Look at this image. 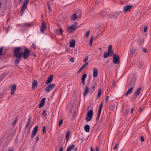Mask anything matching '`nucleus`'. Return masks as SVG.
<instances>
[{
  "label": "nucleus",
  "instance_id": "nucleus-1",
  "mask_svg": "<svg viewBox=\"0 0 151 151\" xmlns=\"http://www.w3.org/2000/svg\"><path fill=\"white\" fill-rule=\"evenodd\" d=\"M19 50L20 49L18 48L15 50V53H13L14 56L16 58L14 61V64L17 65L19 64L20 61L24 55V52H19Z\"/></svg>",
  "mask_w": 151,
  "mask_h": 151
},
{
  "label": "nucleus",
  "instance_id": "nucleus-37",
  "mask_svg": "<svg viewBox=\"0 0 151 151\" xmlns=\"http://www.w3.org/2000/svg\"><path fill=\"white\" fill-rule=\"evenodd\" d=\"M129 111V109H126L125 111L124 112V114L125 116H127L128 115Z\"/></svg>",
  "mask_w": 151,
  "mask_h": 151
},
{
  "label": "nucleus",
  "instance_id": "nucleus-15",
  "mask_svg": "<svg viewBox=\"0 0 151 151\" xmlns=\"http://www.w3.org/2000/svg\"><path fill=\"white\" fill-rule=\"evenodd\" d=\"M87 74H83L81 77V81L82 84L84 85L85 84V80Z\"/></svg>",
  "mask_w": 151,
  "mask_h": 151
},
{
  "label": "nucleus",
  "instance_id": "nucleus-41",
  "mask_svg": "<svg viewBox=\"0 0 151 151\" xmlns=\"http://www.w3.org/2000/svg\"><path fill=\"white\" fill-rule=\"evenodd\" d=\"M60 33V35H61L63 34V31L61 28H60L58 29Z\"/></svg>",
  "mask_w": 151,
  "mask_h": 151
},
{
  "label": "nucleus",
  "instance_id": "nucleus-12",
  "mask_svg": "<svg viewBox=\"0 0 151 151\" xmlns=\"http://www.w3.org/2000/svg\"><path fill=\"white\" fill-rule=\"evenodd\" d=\"M38 128V126H36L33 129L32 132V133L31 136L32 138H33L34 137V136L36 134Z\"/></svg>",
  "mask_w": 151,
  "mask_h": 151
},
{
  "label": "nucleus",
  "instance_id": "nucleus-47",
  "mask_svg": "<svg viewBox=\"0 0 151 151\" xmlns=\"http://www.w3.org/2000/svg\"><path fill=\"white\" fill-rule=\"evenodd\" d=\"M45 129H46V127L45 126H44L43 127V129H42L43 133V134H44L45 132H46V130H45Z\"/></svg>",
  "mask_w": 151,
  "mask_h": 151
},
{
  "label": "nucleus",
  "instance_id": "nucleus-45",
  "mask_svg": "<svg viewBox=\"0 0 151 151\" xmlns=\"http://www.w3.org/2000/svg\"><path fill=\"white\" fill-rule=\"evenodd\" d=\"M63 120L62 119H60L59 122V126H60L63 122Z\"/></svg>",
  "mask_w": 151,
  "mask_h": 151
},
{
  "label": "nucleus",
  "instance_id": "nucleus-28",
  "mask_svg": "<svg viewBox=\"0 0 151 151\" xmlns=\"http://www.w3.org/2000/svg\"><path fill=\"white\" fill-rule=\"evenodd\" d=\"M144 62L142 61H140L139 62V64L138 65V68L139 69H142V66L143 65Z\"/></svg>",
  "mask_w": 151,
  "mask_h": 151
},
{
  "label": "nucleus",
  "instance_id": "nucleus-64",
  "mask_svg": "<svg viewBox=\"0 0 151 151\" xmlns=\"http://www.w3.org/2000/svg\"><path fill=\"white\" fill-rule=\"evenodd\" d=\"M109 96H106L105 99V101H107L109 100Z\"/></svg>",
  "mask_w": 151,
  "mask_h": 151
},
{
  "label": "nucleus",
  "instance_id": "nucleus-17",
  "mask_svg": "<svg viewBox=\"0 0 151 151\" xmlns=\"http://www.w3.org/2000/svg\"><path fill=\"white\" fill-rule=\"evenodd\" d=\"M89 89V88L88 86L86 85L85 87V89L83 93V96L84 97H85L86 96L88 92Z\"/></svg>",
  "mask_w": 151,
  "mask_h": 151
},
{
  "label": "nucleus",
  "instance_id": "nucleus-20",
  "mask_svg": "<svg viewBox=\"0 0 151 151\" xmlns=\"http://www.w3.org/2000/svg\"><path fill=\"white\" fill-rule=\"evenodd\" d=\"M112 54H113L111 52H109L108 51L107 53H106V52H105L104 54V58H107L108 57L109 55L111 56Z\"/></svg>",
  "mask_w": 151,
  "mask_h": 151
},
{
  "label": "nucleus",
  "instance_id": "nucleus-58",
  "mask_svg": "<svg viewBox=\"0 0 151 151\" xmlns=\"http://www.w3.org/2000/svg\"><path fill=\"white\" fill-rule=\"evenodd\" d=\"M142 50L144 52H146L147 51L146 49L145 48H143Z\"/></svg>",
  "mask_w": 151,
  "mask_h": 151
},
{
  "label": "nucleus",
  "instance_id": "nucleus-26",
  "mask_svg": "<svg viewBox=\"0 0 151 151\" xmlns=\"http://www.w3.org/2000/svg\"><path fill=\"white\" fill-rule=\"evenodd\" d=\"M130 87V88H132V89H133L135 86V82L133 81H131L129 84Z\"/></svg>",
  "mask_w": 151,
  "mask_h": 151
},
{
  "label": "nucleus",
  "instance_id": "nucleus-4",
  "mask_svg": "<svg viewBox=\"0 0 151 151\" xmlns=\"http://www.w3.org/2000/svg\"><path fill=\"white\" fill-rule=\"evenodd\" d=\"M24 53V55L23 56V58L24 59H26L29 56L30 53V52L29 49L25 47Z\"/></svg>",
  "mask_w": 151,
  "mask_h": 151
},
{
  "label": "nucleus",
  "instance_id": "nucleus-46",
  "mask_svg": "<svg viewBox=\"0 0 151 151\" xmlns=\"http://www.w3.org/2000/svg\"><path fill=\"white\" fill-rule=\"evenodd\" d=\"M76 112L75 111H74L73 112V119H74L75 118L76 115Z\"/></svg>",
  "mask_w": 151,
  "mask_h": 151
},
{
  "label": "nucleus",
  "instance_id": "nucleus-57",
  "mask_svg": "<svg viewBox=\"0 0 151 151\" xmlns=\"http://www.w3.org/2000/svg\"><path fill=\"white\" fill-rule=\"evenodd\" d=\"M39 135H38L37 137H36V141H35V143H36V142H37V141H38V140H39Z\"/></svg>",
  "mask_w": 151,
  "mask_h": 151
},
{
  "label": "nucleus",
  "instance_id": "nucleus-38",
  "mask_svg": "<svg viewBox=\"0 0 151 151\" xmlns=\"http://www.w3.org/2000/svg\"><path fill=\"white\" fill-rule=\"evenodd\" d=\"M47 4L48 8L49 11L50 12H52V9H51V7H50V4H49V2L47 3Z\"/></svg>",
  "mask_w": 151,
  "mask_h": 151
},
{
  "label": "nucleus",
  "instance_id": "nucleus-55",
  "mask_svg": "<svg viewBox=\"0 0 151 151\" xmlns=\"http://www.w3.org/2000/svg\"><path fill=\"white\" fill-rule=\"evenodd\" d=\"M74 57H71L70 59V60L72 63L74 62Z\"/></svg>",
  "mask_w": 151,
  "mask_h": 151
},
{
  "label": "nucleus",
  "instance_id": "nucleus-50",
  "mask_svg": "<svg viewBox=\"0 0 151 151\" xmlns=\"http://www.w3.org/2000/svg\"><path fill=\"white\" fill-rule=\"evenodd\" d=\"M147 26H145L144 27V32H147Z\"/></svg>",
  "mask_w": 151,
  "mask_h": 151
},
{
  "label": "nucleus",
  "instance_id": "nucleus-59",
  "mask_svg": "<svg viewBox=\"0 0 151 151\" xmlns=\"http://www.w3.org/2000/svg\"><path fill=\"white\" fill-rule=\"evenodd\" d=\"M143 109H142V108L141 107H140L139 108V112H140V113H141V112L142 111Z\"/></svg>",
  "mask_w": 151,
  "mask_h": 151
},
{
  "label": "nucleus",
  "instance_id": "nucleus-21",
  "mask_svg": "<svg viewBox=\"0 0 151 151\" xmlns=\"http://www.w3.org/2000/svg\"><path fill=\"white\" fill-rule=\"evenodd\" d=\"M102 90L101 88H100L98 91V95L96 96V99H98L101 96V93Z\"/></svg>",
  "mask_w": 151,
  "mask_h": 151
},
{
  "label": "nucleus",
  "instance_id": "nucleus-36",
  "mask_svg": "<svg viewBox=\"0 0 151 151\" xmlns=\"http://www.w3.org/2000/svg\"><path fill=\"white\" fill-rule=\"evenodd\" d=\"M107 13V12H102V13H101L100 14V15L102 16L103 17H105L106 16V14Z\"/></svg>",
  "mask_w": 151,
  "mask_h": 151
},
{
  "label": "nucleus",
  "instance_id": "nucleus-52",
  "mask_svg": "<svg viewBox=\"0 0 151 151\" xmlns=\"http://www.w3.org/2000/svg\"><path fill=\"white\" fill-rule=\"evenodd\" d=\"M136 61L135 60H134L131 63V65H132V66H133L136 64Z\"/></svg>",
  "mask_w": 151,
  "mask_h": 151
},
{
  "label": "nucleus",
  "instance_id": "nucleus-24",
  "mask_svg": "<svg viewBox=\"0 0 151 151\" xmlns=\"http://www.w3.org/2000/svg\"><path fill=\"white\" fill-rule=\"evenodd\" d=\"M85 130L86 132H88L90 130V126L88 124L85 126L84 127Z\"/></svg>",
  "mask_w": 151,
  "mask_h": 151
},
{
  "label": "nucleus",
  "instance_id": "nucleus-32",
  "mask_svg": "<svg viewBox=\"0 0 151 151\" xmlns=\"http://www.w3.org/2000/svg\"><path fill=\"white\" fill-rule=\"evenodd\" d=\"M70 131H68V132H67V133L66 134L65 139H66V142H68V140L69 139V136L70 135Z\"/></svg>",
  "mask_w": 151,
  "mask_h": 151
},
{
  "label": "nucleus",
  "instance_id": "nucleus-35",
  "mask_svg": "<svg viewBox=\"0 0 151 151\" xmlns=\"http://www.w3.org/2000/svg\"><path fill=\"white\" fill-rule=\"evenodd\" d=\"M93 38V36H92L90 38L89 42V45L90 46H91L92 45Z\"/></svg>",
  "mask_w": 151,
  "mask_h": 151
},
{
  "label": "nucleus",
  "instance_id": "nucleus-60",
  "mask_svg": "<svg viewBox=\"0 0 151 151\" xmlns=\"http://www.w3.org/2000/svg\"><path fill=\"white\" fill-rule=\"evenodd\" d=\"M32 47L34 48V50H35V43H32Z\"/></svg>",
  "mask_w": 151,
  "mask_h": 151
},
{
  "label": "nucleus",
  "instance_id": "nucleus-40",
  "mask_svg": "<svg viewBox=\"0 0 151 151\" xmlns=\"http://www.w3.org/2000/svg\"><path fill=\"white\" fill-rule=\"evenodd\" d=\"M23 25L24 26H26V27H30L31 26V24H29V23H27L24 24Z\"/></svg>",
  "mask_w": 151,
  "mask_h": 151
},
{
  "label": "nucleus",
  "instance_id": "nucleus-19",
  "mask_svg": "<svg viewBox=\"0 0 151 151\" xmlns=\"http://www.w3.org/2000/svg\"><path fill=\"white\" fill-rule=\"evenodd\" d=\"M75 45V41L74 39H72L70 42L69 46L70 47H74Z\"/></svg>",
  "mask_w": 151,
  "mask_h": 151
},
{
  "label": "nucleus",
  "instance_id": "nucleus-14",
  "mask_svg": "<svg viewBox=\"0 0 151 151\" xmlns=\"http://www.w3.org/2000/svg\"><path fill=\"white\" fill-rule=\"evenodd\" d=\"M45 99L46 98H44L41 100L40 101V104L38 108H40L43 106L45 104Z\"/></svg>",
  "mask_w": 151,
  "mask_h": 151
},
{
  "label": "nucleus",
  "instance_id": "nucleus-30",
  "mask_svg": "<svg viewBox=\"0 0 151 151\" xmlns=\"http://www.w3.org/2000/svg\"><path fill=\"white\" fill-rule=\"evenodd\" d=\"M75 147L74 145H72L70 146H68L66 150V151H70L71 150L73 149Z\"/></svg>",
  "mask_w": 151,
  "mask_h": 151
},
{
  "label": "nucleus",
  "instance_id": "nucleus-25",
  "mask_svg": "<svg viewBox=\"0 0 151 151\" xmlns=\"http://www.w3.org/2000/svg\"><path fill=\"white\" fill-rule=\"evenodd\" d=\"M31 121V117H29L28 120V122L26 124L25 128H27L29 124H30Z\"/></svg>",
  "mask_w": 151,
  "mask_h": 151
},
{
  "label": "nucleus",
  "instance_id": "nucleus-7",
  "mask_svg": "<svg viewBox=\"0 0 151 151\" xmlns=\"http://www.w3.org/2000/svg\"><path fill=\"white\" fill-rule=\"evenodd\" d=\"M141 89V88H139L134 93L133 96L132 101H133V100L136 99L137 97L139 95Z\"/></svg>",
  "mask_w": 151,
  "mask_h": 151
},
{
  "label": "nucleus",
  "instance_id": "nucleus-39",
  "mask_svg": "<svg viewBox=\"0 0 151 151\" xmlns=\"http://www.w3.org/2000/svg\"><path fill=\"white\" fill-rule=\"evenodd\" d=\"M119 15V12H116L115 13V15L113 16V17H115V18H117V17Z\"/></svg>",
  "mask_w": 151,
  "mask_h": 151
},
{
  "label": "nucleus",
  "instance_id": "nucleus-33",
  "mask_svg": "<svg viewBox=\"0 0 151 151\" xmlns=\"http://www.w3.org/2000/svg\"><path fill=\"white\" fill-rule=\"evenodd\" d=\"M29 0H25L23 3L22 6L26 7V6L28 3L29 1Z\"/></svg>",
  "mask_w": 151,
  "mask_h": 151
},
{
  "label": "nucleus",
  "instance_id": "nucleus-2",
  "mask_svg": "<svg viewBox=\"0 0 151 151\" xmlns=\"http://www.w3.org/2000/svg\"><path fill=\"white\" fill-rule=\"evenodd\" d=\"M93 113L92 109H90L86 115L85 119L87 122L90 121L93 116Z\"/></svg>",
  "mask_w": 151,
  "mask_h": 151
},
{
  "label": "nucleus",
  "instance_id": "nucleus-61",
  "mask_svg": "<svg viewBox=\"0 0 151 151\" xmlns=\"http://www.w3.org/2000/svg\"><path fill=\"white\" fill-rule=\"evenodd\" d=\"M63 147H60L59 151H63Z\"/></svg>",
  "mask_w": 151,
  "mask_h": 151
},
{
  "label": "nucleus",
  "instance_id": "nucleus-22",
  "mask_svg": "<svg viewBox=\"0 0 151 151\" xmlns=\"http://www.w3.org/2000/svg\"><path fill=\"white\" fill-rule=\"evenodd\" d=\"M37 83L36 80H33L32 83V88H34L35 86L37 87Z\"/></svg>",
  "mask_w": 151,
  "mask_h": 151
},
{
  "label": "nucleus",
  "instance_id": "nucleus-63",
  "mask_svg": "<svg viewBox=\"0 0 151 151\" xmlns=\"http://www.w3.org/2000/svg\"><path fill=\"white\" fill-rule=\"evenodd\" d=\"M134 109V108H132L131 110V113L132 115V114L133 113V111Z\"/></svg>",
  "mask_w": 151,
  "mask_h": 151
},
{
  "label": "nucleus",
  "instance_id": "nucleus-23",
  "mask_svg": "<svg viewBox=\"0 0 151 151\" xmlns=\"http://www.w3.org/2000/svg\"><path fill=\"white\" fill-rule=\"evenodd\" d=\"M137 50V49L135 48H132L130 52L129 55L130 56L133 55Z\"/></svg>",
  "mask_w": 151,
  "mask_h": 151
},
{
  "label": "nucleus",
  "instance_id": "nucleus-16",
  "mask_svg": "<svg viewBox=\"0 0 151 151\" xmlns=\"http://www.w3.org/2000/svg\"><path fill=\"white\" fill-rule=\"evenodd\" d=\"M17 85L15 84H13L11 90V93L12 94H13L15 91Z\"/></svg>",
  "mask_w": 151,
  "mask_h": 151
},
{
  "label": "nucleus",
  "instance_id": "nucleus-9",
  "mask_svg": "<svg viewBox=\"0 0 151 151\" xmlns=\"http://www.w3.org/2000/svg\"><path fill=\"white\" fill-rule=\"evenodd\" d=\"M81 13L79 15H77L76 14H73L70 16V20L74 21L78 18L81 17Z\"/></svg>",
  "mask_w": 151,
  "mask_h": 151
},
{
  "label": "nucleus",
  "instance_id": "nucleus-44",
  "mask_svg": "<svg viewBox=\"0 0 151 151\" xmlns=\"http://www.w3.org/2000/svg\"><path fill=\"white\" fill-rule=\"evenodd\" d=\"M88 64V62H87L86 63H85L82 66L84 68Z\"/></svg>",
  "mask_w": 151,
  "mask_h": 151
},
{
  "label": "nucleus",
  "instance_id": "nucleus-54",
  "mask_svg": "<svg viewBox=\"0 0 151 151\" xmlns=\"http://www.w3.org/2000/svg\"><path fill=\"white\" fill-rule=\"evenodd\" d=\"M3 51V47L0 48V56L1 55Z\"/></svg>",
  "mask_w": 151,
  "mask_h": 151
},
{
  "label": "nucleus",
  "instance_id": "nucleus-10",
  "mask_svg": "<svg viewBox=\"0 0 151 151\" xmlns=\"http://www.w3.org/2000/svg\"><path fill=\"white\" fill-rule=\"evenodd\" d=\"M46 26L45 23L43 21L41 27L40 31L41 33H44V32L45 29H46Z\"/></svg>",
  "mask_w": 151,
  "mask_h": 151
},
{
  "label": "nucleus",
  "instance_id": "nucleus-42",
  "mask_svg": "<svg viewBox=\"0 0 151 151\" xmlns=\"http://www.w3.org/2000/svg\"><path fill=\"white\" fill-rule=\"evenodd\" d=\"M19 48L20 49V50H19V52L20 51V50H21V49H22V47H16L14 49V51L13 52V53H15V50L17 49V48Z\"/></svg>",
  "mask_w": 151,
  "mask_h": 151
},
{
  "label": "nucleus",
  "instance_id": "nucleus-48",
  "mask_svg": "<svg viewBox=\"0 0 151 151\" xmlns=\"http://www.w3.org/2000/svg\"><path fill=\"white\" fill-rule=\"evenodd\" d=\"M88 60V57L87 56L83 60V62H85L87 61Z\"/></svg>",
  "mask_w": 151,
  "mask_h": 151
},
{
  "label": "nucleus",
  "instance_id": "nucleus-6",
  "mask_svg": "<svg viewBox=\"0 0 151 151\" xmlns=\"http://www.w3.org/2000/svg\"><path fill=\"white\" fill-rule=\"evenodd\" d=\"M103 106V103L102 102H101V103L99 105V109L98 110V114H97V116L96 119V121H98V120L99 119V117L100 116L101 112V111L102 109Z\"/></svg>",
  "mask_w": 151,
  "mask_h": 151
},
{
  "label": "nucleus",
  "instance_id": "nucleus-8",
  "mask_svg": "<svg viewBox=\"0 0 151 151\" xmlns=\"http://www.w3.org/2000/svg\"><path fill=\"white\" fill-rule=\"evenodd\" d=\"M78 26L75 27L74 25H71L68 27L67 31L69 33L72 32L74 31L75 30L78 28Z\"/></svg>",
  "mask_w": 151,
  "mask_h": 151
},
{
  "label": "nucleus",
  "instance_id": "nucleus-53",
  "mask_svg": "<svg viewBox=\"0 0 151 151\" xmlns=\"http://www.w3.org/2000/svg\"><path fill=\"white\" fill-rule=\"evenodd\" d=\"M118 145H119V143H117L115 145V146L114 147V150H116L117 148H118Z\"/></svg>",
  "mask_w": 151,
  "mask_h": 151
},
{
  "label": "nucleus",
  "instance_id": "nucleus-27",
  "mask_svg": "<svg viewBox=\"0 0 151 151\" xmlns=\"http://www.w3.org/2000/svg\"><path fill=\"white\" fill-rule=\"evenodd\" d=\"M133 90V89H132V88H129L127 92L125 93V96H127L128 94L131 93L132 91Z\"/></svg>",
  "mask_w": 151,
  "mask_h": 151
},
{
  "label": "nucleus",
  "instance_id": "nucleus-31",
  "mask_svg": "<svg viewBox=\"0 0 151 151\" xmlns=\"http://www.w3.org/2000/svg\"><path fill=\"white\" fill-rule=\"evenodd\" d=\"M26 8V7H25L24 6H22V8H21V11H20V13H21V16L24 13V12Z\"/></svg>",
  "mask_w": 151,
  "mask_h": 151
},
{
  "label": "nucleus",
  "instance_id": "nucleus-49",
  "mask_svg": "<svg viewBox=\"0 0 151 151\" xmlns=\"http://www.w3.org/2000/svg\"><path fill=\"white\" fill-rule=\"evenodd\" d=\"M46 111L45 110H44L42 112V115L43 116H45L46 115Z\"/></svg>",
  "mask_w": 151,
  "mask_h": 151
},
{
  "label": "nucleus",
  "instance_id": "nucleus-43",
  "mask_svg": "<svg viewBox=\"0 0 151 151\" xmlns=\"http://www.w3.org/2000/svg\"><path fill=\"white\" fill-rule=\"evenodd\" d=\"M90 32L89 30L88 31L86 32V35H85L86 37H88V36L89 35Z\"/></svg>",
  "mask_w": 151,
  "mask_h": 151
},
{
  "label": "nucleus",
  "instance_id": "nucleus-51",
  "mask_svg": "<svg viewBox=\"0 0 151 151\" xmlns=\"http://www.w3.org/2000/svg\"><path fill=\"white\" fill-rule=\"evenodd\" d=\"M84 68L81 66L79 69L78 70V73H80L84 69Z\"/></svg>",
  "mask_w": 151,
  "mask_h": 151
},
{
  "label": "nucleus",
  "instance_id": "nucleus-29",
  "mask_svg": "<svg viewBox=\"0 0 151 151\" xmlns=\"http://www.w3.org/2000/svg\"><path fill=\"white\" fill-rule=\"evenodd\" d=\"M112 46L111 45H110L108 48V52H111V53L113 54V51L112 49Z\"/></svg>",
  "mask_w": 151,
  "mask_h": 151
},
{
  "label": "nucleus",
  "instance_id": "nucleus-13",
  "mask_svg": "<svg viewBox=\"0 0 151 151\" xmlns=\"http://www.w3.org/2000/svg\"><path fill=\"white\" fill-rule=\"evenodd\" d=\"M53 75H51L48 78L47 81L46 83V85H47L48 84L50 83L53 78Z\"/></svg>",
  "mask_w": 151,
  "mask_h": 151
},
{
  "label": "nucleus",
  "instance_id": "nucleus-11",
  "mask_svg": "<svg viewBox=\"0 0 151 151\" xmlns=\"http://www.w3.org/2000/svg\"><path fill=\"white\" fill-rule=\"evenodd\" d=\"M132 5H127L124 6L123 8V10L125 12H129L132 7Z\"/></svg>",
  "mask_w": 151,
  "mask_h": 151
},
{
  "label": "nucleus",
  "instance_id": "nucleus-3",
  "mask_svg": "<svg viewBox=\"0 0 151 151\" xmlns=\"http://www.w3.org/2000/svg\"><path fill=\"white\" fill-rule=\"evenodd\" d=\"M113 63L115 64H118L119 63V55L117 56L116 53L113 54Z\"/></svg>",
  "mask_w": 151,
  "mask_h": 151
},
{
  "label": "nucleus",
  "instance_id": "nucleus-62",
  "mask_svg": "<svg viewBox=\"0 0 151 151\" xmlns=\"http://www.w3.org/2000/svg\"><path fill=\"white\" fill-rule=\"evenodd\" d=\"M9 26H8L7 27L6 29V33H7L8 32L9 30Z\"/></svg>",
  "mask_w": 151,
  "mask_h": 151
},
{
  "label": "nucleus",
  "instance_id": "nucleus-56",
  "mask_svg": "<svg viewBox=\"0 0 151 151\" xmlns=\"http://www.w3.org/2000/svg\"><path fill=\"white\" fill-rule=\"evenodd\" d=\"M140 139L141 142H142L144 141V138L143 136H141L140 137Z\"/></svg>",
  "mask_w": 151,
  "mask_h": 151
},
{
  "label": "nucleus",
  "instance_id": "nucleus-18",
  "mask_svg": "<svg viewBox=\"0 0 151 151\" xmlns=\"http://www.w3.org/2000/svg\"><path fill=\"white\" fill-rule=\"evenodd\" d=\"M93 76L94 77H96L98 75V70L96 68H95L93 69Z\"/></svg>",
  "mask_w": 151,
  "mask_h": 151
},
{
  "label": "nucleus",
  "instance_id": "nucleus-5",
  "mask_svg": "<svg viewBox=\"0 0 151 151\" xmlns=\"http://www.w3.org/2000/svg\"><path fill=\"white\" fill-rule=\"evenodd\" d=\"M55 86V84H51L48 85L45 88L46 92H49L53 89Z\"/></svg>",
  "mask_w": 151,
  "mask_h": 151
},
{
  "label": "nucleus",
  "instance_id": "nucleus-34",
  "mask_svg": "<svg viewBox=\"0 0 151 151\" xmlns=\"http://www.w3.org/2000/svg\"><path fill=\"white\" fill-rule=\"evenodd\" d=\"M17 119H18L17 117H16L15 118L14 120V121L12 123V124L14 125L16 124L17 122Z\"/></svg>",
  "mask_w": 151,
  "mask_h": 151
}]
</instances>
